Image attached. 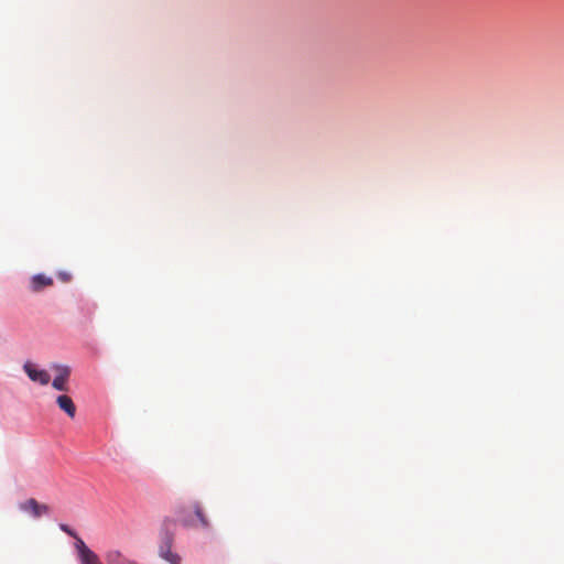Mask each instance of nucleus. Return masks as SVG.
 <instances>
[{"mask_svg": "<svg viewBox=\"0 0 564 564\" xmlns=\"http://www.w3.org/2000/svg\"><path fill=\"white\" fill-rule=\"evenodd\" d=\"M178 521L185 527H196L198 523L203 528L209 527V522L198 503L194 505V514H191L187 509L181 508L178 510Z\"/></svg>", "mask_w": 564, "mask_h": 564, "instance_id": "obj_1", "label": "nucleus"}, {"mask_svg": "<svg viewBox=\"0 0 564 564\" xmlns=\"http://www.w3.org/2000/svg\"><path fill=\"white\" fill-rule=\"evenodd\" d=\"M20 511L30 514L34 519H39L43 516L51 513L50 506L39 502L34 498H29L18 505Z\"/></svg>", "mask_w": 564, "mask_h": 564, "instance_id": "obj_2", "label": "nucleus"}, {"mask_svg": "<svg viewBox=\"0 0 564 564\" xmlns=\"http://www.w3.org/2000/svg\"><path fill=\"white\" fill-rule=\"evenodd\" d=\"M52 368L56 371V376L52 381V387L57 391H68L67 382L70 375L69 367L63 365H54Z\"/></svg>", "mask_w": 564, "mask_h": 564, "instance_id": "obj_3", "label": "nucleus"}, {"mask_svg": "<svg viewBox=\"0 0 564 564\" xmlns=\"http://www.w3.org/2000/svg\"><path fill=\"white\" fill-rule=\"evenodd\" d=\"M75 547L82 564H98L100 562L98 555L93 552L80 538H77Z\"/></svg>", "mask_w": 564, "mask_h": 564, "instance_id": "obj_4", "label": "nucleus"}, {"mask_svg": "<svg viewBox=\"0 0 564 564\" xmlns=\"http://www.w3.org/2000/svg\"><path fill=\"white\" fill-rule=\"evenodd\" d=\"M23 369L32 381L39 382L42 386L47 384L51 380V376L46 370L37 369L35 365L30 361L24 364Z\"/></svg>", "mask_w": 564, "mask_h": 564, "instance_id": "obj_5", "label": "nucleus"}, {"mask_svg": "<svg viewBox=\"0 0 564 564\" xmlns=\"http://www.w3.org/2000/svg\"><path fill=\"white\" fill-rule=\"evenodd\" d=\"M53 279L45 274L39 273L31 278L30 280V290L34 293L41 292L43 289L52 286Z\"/></svg>", "mask_w": 564, "mask_h": 564, "instance_id": "obj_6", "label": "nucleus"}, {"mask_svg": "<svg viewBox=\"0 0 564 564\" xmlns=\"http://www.w3.org/2000/svg\"><path fill=\"white\" fill-rule=\"evenodd\" d=\"M58 408L64 411L70 419L76 415V405L72 398L66 394H61L56 398Z\"/></svg>", "mask_w": 564, "mask_h": 564, "instance_id": "obj_7", "label": "nucleus"}, {"mask_svg": "<svg viewBox=\"0 0 564 564\" xmlns=\"http://www.w3.org/2000/svg\"><path fill=\"white\" fill-rule=\"evenodd\" d=\"M105 558L107 564H138L137 562L126 557L117 550L108 551Z\"/></svg>", "mask_w": 564, "mask_h": 564, "instance_id": "obj_8", "label": "nucleus"}, {"mask_svg": "<svg viewBox=\"0 0 564 564\" xmlns=\"http://www.w3.org/2000/svg\"><path fill=\"white\" fill-rule=\"evenodd\" d=\"M172 541H173L172 534L166 531L162 538V543H161L160 550H159V554L161 557H163L172 552V550H171Z\"/></svg>", "mask_w": 564, "mask_h": 564, "instance_id": "obj_9", "label": "nucleus"}, {"mask_svg": "<svg viewBox=\"0 0 564 564\" xmlns=\"http://www.w3.org/2000/svg\"><path fill=\"white\" fill-rule=\"evenodd\" d=\"M163 560H165L166 562H169L170 564H181V557L178 554L176 553H169L167 555L163 556L162 557Z\"/></svg>", "mask_w": 564, "mask_h": 564, "instance_id": "obj_10", "label": "nucleus"}, {"mask_svg": "<svg viewBox=\"0 0 564 564\" xmlns=\"http://www.w3.org/2000/svg\"><path fill=\"white\" fill-rule=\"evenodd\" d=\"M59 528H61L62 531H64L65 533H67L68 535L73 536V538H75L77 540V538H78L77 534L68 525L59 524Z\"/></svg>", "mask_w": 564, "mask_h": 564, "instance_id": "obj_11", "label": "nucleus"}, {"mask_svg": "<svg viewBox=\"0 0 564 564\" xmlns=\"http://www.w3.org/2000/svg\"><path fill=\"white\" fill-rule=\"evenodd\" d=\"M57 276L59 278V280H61V281H63V282H65V283H66V282H69V281H70V279H72L70 273H68V272H64V271L58 272Z\"/></svg>", "mask_w": 564, "mask_h": 564, "instance_id": "obj_12", "label": "nucleus"}]
</instances>
